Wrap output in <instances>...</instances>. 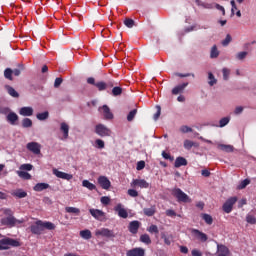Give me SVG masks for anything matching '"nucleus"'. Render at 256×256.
<instances>
[{"mask_svg": "<svg viewBox=\"0 0 256 256\" xmlns=\"http://www.w3.org/2000/svg\"><path fill=\"white\" fill-rule=\"evenodd\" d=\"M88 85H93L96 87L98 91H111L112 89V95L113 97H119L123 94V88L116 86L117 82L115 80H107L105 81H95V78L89 77L87 78Z\"/></svg>", "mask_w": 256, "mask_h": 256, "instance_id": "f257e3e1", "label": "nucleus"}, {"mask_svg": "<svg viewBox=\"0 0 256 256\" xmlns=\"http://www.w3.org/2000/svg\"><path fill=\"white\" fill-rule=\"evenodd\" d=\"M55 227L56 226L53 224V222H43V220H37L36 222L31 224L29 229L32 235H41L43 231H45V229H47L48 231H54Z\"/></svg>", "mask_w": 256, "mask_h": 256, "instance_id": "f03ea898", "label": "nucleus"}, {"mask_svg": "<svg viewBox=\"0 0 256 256\" xmlns=\"http://www.w3.org/2000/svg\"><path fill=\"white\" fill-rule=\"evenodd\" d=\"M4 215H6V217L1 218L0 223L1 225H4L6 227H16L17 225H21L23 223H25V220L21 219H17L15 218V216H13V210L6 208L3 210Z\"/></svg>", "mask_w": 256, "mask_h": 256, "instance_id": "7ed1b4c3", "label": "nucleus"}, {"mask_svg": "<svg viewBox=\"0 0 256 256\" xmlns=\"http://www.w3.org/2000/svg\"><path fill=\"white\" fill-rule=\"evenodd\" d=\"M172 195L177 199L178 203H191V198L181 188H174Z\"/></svg>", "mask_w": 256, "mask_h": 256, "instance_id": "20e7f679", "label": "nucleus"}, {"mask_svg": "<svg viewBox=\"0 0 256 256\" xmlns=\"http://www.w3.org/2000/svg\"><path fill=\"white\" fill-rule=\"evenodd\" d=\"M95 133L96 135H99V137H111V135L113 134L111 129H109L104 124H97L95 126Z\"/></svg>", "mask_w": 256, "mask_h": 256, "instance_id": "39448f33", "label": "nucleus"}, {"mask_svg": "<svg viewBox=\"0 0 256 256\" xmlns=\"http://www.w3.org/2000/svg\"><path fill=\"white\" fill-rule=\"evenodd\" d=\"M235 203H237V196L228 198L222 206L224 213H231V211H233V205H235Z\"/></svg>", "mask_w": 256, "mask_h": 256, "instance_id": "423d86ee", "label": "nucleus"}, {"mask_svg": "<svg viewBox=\"0 0 256 256\" xmlns=\"http://www.w3.org/2000/svg\"><path fill=\"white\" fill-rule=\"evenodd\" d=\"M26 149L34 155H41V144L38 142H29L26 145Z\"/></svg>", "mask_w": 256, "mask_h": 256, "instance_id": "0eeeda50", "label": "nucleus"}, {"mask_svg": "<svg viewBox=\"0 0 256 256\" xmlns=\"http://www.w3.org/2000/svg\"><path fill=\"white\" fill-rule=\"evenodd\" d=\"M130 186L135 189V187H140V189H149V182L145 179H133Z\"/></svg>", "mask_w": 256, "mask_h": 256, "instance_id": "6e6552de", "label": "nucleus"}, {"mask_svg": "<svg viewBox=\"0 0 256 256\" xmlns=\"http://www.w3.org/2000/svg\"><path fill=\"white\" fill-rule=\"evenodd\" d=\"M96 235H100L101 237H106L107 239H114L115 232L108 228H102V229L96 231Z\"/></svg>", "mask_w": 256, "mask_h": 256, "instance_id": "1a4fd4ad", "label": "nucleus"}, {"mask_svg": "<svg viewBox=\"0 0 256 256\" xmlns=\"http://www.w3.org/2000/svg\"><path fill=\"white\" fill-rule=\"evenodd\" d=\"M98 185H100V187H102L105 191H109V189H111V181L109 178H107V176H100L98 178Z\"/></svg>", "mask_w": 256, "mask_h": 256, "instance_id": "9d476101", "label": "nucleus"}, {"mask_svg": "<svg viewBox=\"0 0 256 256\" xmlns=\"http://www.w3.org/2000/svg\"><path fill=\"white\" fill-rule=\"evenodd\" d=\"M89 213L97 221H103L105 219V212H103L102 210L91 208L89 209Z\"/></svg>", "mask_w": 256, "mask_h": 256, "instance_id": "9b49d317", "label": "nucleus"}, {"mask_svg": "<svg viewBox=\"0 0 256 256\" xmlns=\"http://www.w3.org/2000/svg\"><path fill=\"white\" fill-rule=\"evenodd\" d=\"M141 227V222L134 220L129 223L128 230L132 235H137L139 228Z\"/></svg>", "mask_w": 256, "mask_h": 256, "instance_id": "f8f14e48", "label": "nucleus"}, {"mask_svg": "<svg viewBox=\"0 0 256 256\" xmlns=\"http://www.w3.org/2000/svg\"><path fill=\"white\" fill-rule=\"evenodd\" d=\"M126 256H145V249L136 247L126 252Z\"/></svg>", "mask_w": 256, "mask_h": 256, "instance_id": "ddd939ff", "label": "nucleus"}, {"mask_svg": "<svg viewBox=\"0 0 256 256\" xmlns=\"http://www.w3.org/2000/svg\"><path fill=\"white\" fill-rule=\"evenodd\" d=\"M114 211H116V213H118V217H121L122 219H127V217H129V213L125 208H123L122 204H117Z\"/></svg>", "mask_w": 256, "mask_h": 256, "instance_id": "4468645a", "label": "nucleus"}, {"mask_svg": "<svg viewBox=\"0 0 256 256\" xmlns=\"http://www.w3.org/2000/svg\"><path fill=\"white\" fill-rule=\"evenodd\" d=\"M191 233L193 236L198 238L199 241H201L202 243H205L207 239H209V237H207V234L201 232L200 230L192 229Z\"/></svg>", "mask_w": 256, "mask_h": 256, "instance_id": "2eb2a0df", "label": "nucleus"}, {"mask_svg": "<svg viewBox=\"0 0 256 256\" xmlns=\"http://www.w3.org/2000/svg\"><path fill=\"white\" fill-rule=\"evenodd\" d=\"M53 173L55 176L58 177V179H65L66 181H71V179H73V175L67 174V173L59 171L57 169H54Z\"/></svg>", "mask_w": 256, "mask_h": 256, "instance_id": "dca6fc26", "label": "nucleus"}, {"mask_svg": "<svg viewBox=\"0 0 256 256\" xmlns=\"http://www.w3.org/2000/svg\"><path fill=\"white\" fill-rule=\"evenodd\" d=\"M19 115H22V117H31L33 115V107L25 106L20 108Z\"/></svg>", "mask_w": 256, "mask_h": 256, "instance_id": "f3484780", "label": "nucleus"}, {"mask_svg": "<svg viewBox=\"0 0 256 256\" xmlns=\"http://www.w3.org/2000/svg\"><path fill=\"white\" fill-rule=\"evenodd\" d=\"M6 119L8 123H10V125H17V122L19 121V116L15 112H9Z\"/></svg>", "mask_w": 256, "mask_h": 256, "instance_id": "a211bd4d", "label": "nucleus"}, {"mask_svg": "<svg viewBox=\"0 0 256 256\" xmlns=\"http://www.w3.org/2000/svg\"><path fill=\"white\" fill-rule=\"evenodd\" d=\"M217 256H229V248L223 244L217 245Z\"/></svg>", "mask_w": 256, "mask_h": 256, "instance_id": "6ab92c4d", "label": "nucleus"}, {"mask_svg": "<svg viewBox=\"0 0 256 256\" xmlns=\"http://www.w3.org/2000/svg\"><path fill=\"white\" fill-rule=\"evenodd\" d=\"M188 162L187 159H185V157H177L174 163V167H176V169H179V167H187Z\"/></svg>", "mask_w": 256, "mask_h": 256, "instance_id": "aec40b11", "label": "nucleus"}, {"mask_svg": "<svg viewBox=\"0 0 256 256\" xmlns=\"http://www.w3.org/2000/svg\"><path fill=\"white\" fill-rule=\"evenodd\" d=\"M189 85L188 82L180 84L178 86H175L172 89V95H179V93H183V91H185V88Z\"/></svg>", "mask_w": 256, "mask_h": 256, "instance_id": "412c9836", "label": "nucleus"}, {"mask_svg": "<svg viewBox=\"0 0 256 256\" xmlns=\"http://www.w3.org/2000/svg\"><path fill=\"white\" fill-rule=\"evenodd\" d=\"M60 131L63 133V139H69V124L62 122L60 124Z\"/></svg>", "mask_w": 256, "mask_h": 256, "instance_id": "4be33fe9", "label": "nucleus"}, {"mask_svg": "<svg viewBox=\"0 0 256 256\" xmlns=\"http://www.w3.org/2000/svg\"><path fill=\"white\" fill-rule=\"evenodd\" d=\"M102 111L104 115V119L111 120L113 119V112H111V109L107 105L102 106Z\"/></svg>", "mask_w": 256, "mask_h": 256, "instance_id": "5701e85b", "label": "nucleus"}, {"mask_svg": "<svg viewBox=\"0 0 256 256\" xmlns=\"http://www.w3.org/2000/svg\"><path fill=\"white\" fill-rule=\"evenodd\" d=\"M218 149H220V151H224L225 153H233V151H235V147H233V145L227 144H219Z\"/></svg>", "mask_w": 256, "mask_h": 256, "instance_id": "b1692460", "label": "nucleus"}, {"mask_svg": "<svg viewBox=\"0 0 256 256\" xmlns=\"http://www.w3.org/2000/svg\"><path fill=\"white\" fill-rule=\"evenodd\" d=\"M12 196L16 197L17 199H25V197H27V192L23 189H17L12 192Z\"/></svg>", "mask_w": 256, "mask_h": 256, "instance_id": "393cba45", "label": "nucleus"}, {"mask_svg": "<svg viewBox=\"0 0 256 256\" xmlns=\"http://www.w3.org/2000/svg\"><path fill=\"white\" fill-rule=\"evenodd\" d=\"M5 89H6L7 93L10 95V97H14V99H18L19 92L15 88H13L9 85H6Z\"/></svg>", "mask_w": 256, "mask_h": 256, "instance_id": "a878e982", "label": "nucleus"}, {"mask_svg": "<svg viewBox=\"0 0 256 256\" xmlns=\"http://www.w3.org/2000/svg\"><path fill=\"white\" fill-rule=\"evenodd\" d=\"M156 212H157V208L155 206L143 209V213L144 215H146V217H153V215H155Z\"/></svg>", "mask_w": 256, "mask_h": 256, "instance_id": "bb28decb", "label": "nucleus"}, {"mask_svg": "<svg viewBox=\"0 0 256 256\" xmlns=\"http://www.w3.org/2000/svg\"><path fill=\"white\" fill-rule=\"evenodd\" d=\"M33 189L40 193L41 191H45V189H49V184L47 183H37Z\"/></svg>", "mask_w": 256, "mask_h": 256, "instance_id": "cd10ccee", "label": "nucleus"}, {"mask_svg": "<svg viewBox=\"0 0 256 256\" xmlns=\"http://www.w3.org/2000/svg\"><path fill=\"white\" fill-rule=\"evenodd\" d=\"M82 186L86 187V189H89V191L97 190V186H95V184L91 183L89 180H83Z\"/></svg>", "mask_w": 256, "mask_h": 256, "instance_id": "c85d7f7f", "label": "nucleus"}, {"mask_svg": "<svg viewBox=\"0 0 256 256\" xmlns=\"http://www.w3.org/2000/svg\"><path fill=\"white\" fill-rule=\"evenodd\" d=\"M201 217L203 219V221H205L206 225H213V216L209 215L207 213H202Z\"/></svg>", "mask_w": 256, "mask_h": 256, "instance_id": "c756f323", "label": "nucleus"}, {"mask_svg": "<svg viewBox=\"0 0 256 256\" xmlns=\"http://www.w3.org/2000/svg\"><path fill=\"white\" fill-rule=\"evenodd\" d=\"M161 239L164 240L165 245L169 246V245H171L173 243V235L167 236V234L162 233L161 234Z\"/></svg>", "mask_w": 256, "mask_h": 256, "instance_id": "7c9ffc66", "label": "nucleus"}, {"mask_svg": "<svg viewBox=\"0 0 256 256\" xmlns=\"http://www.w3.org/2000/svg\"><path fill=\"white\" fill-rule=\"evenodd\" d=\"M22 127L23 129H30V127H33V120L30 118H24L22 120Z\"/></svg>", "mask_w": 256, "mask_h": 256, "instance_id": "2f4dec72", "label": "nucleus"}, {"mask_svg": "<svg viewBox=\"0 0 256 256\" xmlns=\"http://www.w3.org/2000/svg\"><path fill=\"white\" fill-rule=\"evenodd\" d=\"M5 243L8 244V247H21V243L13 238H7Z\"/></svg>", "mask_w": 256, "mask_h": 256, "instance_id": "473e14b6", "label": "nucleus"}, {"mask_svg": "<svg viewBox=\"0 0 256 256\" xmlns=\"http://www.w3.org/2000/svg\"><path fill=\"white\" fill-rule=\"evenodd\" d=\"M140 242L144 243L145 245H151V237L149 234H142L140 236Z\"/></svg>", "mask_w": 256, "mask_h": 256, "instance_id": "72a5a7b5", "label": "nucleus"}, {"mask_svg": "<svg viewBox=\"0 0 256 256\" xmlns=\"http://www.w3.org/2000/svg\"><path fill=\"white\" fill-rule=\"evenodd\" d=\"M80 237H82V239H86V240H89L91 239L92 234H91V230H82L80 231Z\"/></svg>", "mask_w": 256, "mask_h": 256, "instance_id": "f704fd0d", "label": "nucleus"}, {"mask_svg": "<svg viewBox=\"0 0 256 256\" xmlns=\"http://www.w3.org/2000/svg\"><path fill=\"white\" fill-rule=\"evenodd\" d=\"M66 213H72L74 215H81V210L79 208L75 207H66L65 208Z\"/></svg>", "mask_w": 256, "mask_h": 256, "instance_id": "c9c22d12", "label": "nucleus"}, {"mask_svg": "<svg viewBox=\"0 0 256 256\" xmlns=\"http://www.w3.org/2000/svg\"><path fill=\"white\" fill-rule=\"evenodd\" d=\"M36 118L38 119V121H45V120L49 119V112L45 111L42 113H38L36 115Z\"/></svg>", "mask_w": 256, "mask_h": 256, "instance_id": "e433bc0d", "label": "nucleus"}, {"mask_svg": "<svg viewBox=\"0 0 256 256\" xmlns=\"http://www.w3.org/2000/svg\"><path fill=\"white\" fill-rule=\"evenodd\" d=\"M199 145L191 140L184 141V149H191L193 147H198Z\"/></svg>", "mask_w": 256, "mask_h": 256, "instance_id": "4c0bfd02", "label": "nucleus"}, {"mask_svg": "<svg viewBox=\"0 0 256 256\" xmlns=\"http://www.w3.org/2000/svg\"><path fill=\"white\" fill-rule=\"evenodd\" d=\"M4 77L9 81H13V70L11 68H6L4 71Z\"/></svg>", "mask_w": 256, "mask_h": 256, "instance_id": "58836bf2", "label": "nucleus"}, {"mask_svg": "<svg viewBox=\"0 0 256 256\" xmlns=\"http://www.w3.org/2000/svg\"><path fill=\"white\" fill-rule=\"evenodd\" d=\"M210 57L211 59H217V57H219V50L217 49V45H214L211 48Z\"/></svg>", "mask_w": 256, "mask_h": 256, "instance_id": "ea45409f", "label": "nucleus"}, {"mask_svg": "<svg viewBox=\"0 0 256 256\" xmlns=\"http://www.w3.org/2000/svg\"><path fill=\"white\" fill-rule=\"evenodd\" d=\"M17 175L18 177H20L21 179H25V180H29L31 179V174H29L26 171H17Z\"/></svg>", "mask_w": 256, "mask_h": 256, "instance_id": "a19ab883", "label": "nucleus"}, {"mask_svg": "<svg viewBox=\"0 0 256 256\" xmlns=\"http://www.w3.org/2000/svg\"><path fill=\"white\" fill-rule=\"evenodd\" d=\"M124 25L128 27V29H133V27L135 26V20L131 18H126L124 20Z\"/></svg>", "mask_w": 256, "mask_h": 256, "instance_id": "79ce46f5", "label": "nucleus"}, {"mask_svg": "<svg viewBox=\"0 0 256 256\" xmlns=\"http://www.w3.org/2000/svg\"><path fill=\"white\" fill-rule=\"evenodd\" d=\"M208 79L210 80L208 82V84L210 85V87H213V85L217 84V79H215V76L213 75V73L209 72L208 73Z\"/></svg>", "mask_w": 256, "mask_h": 256, "instance_id": "37998d69", "label": "nucleus"}, {"mask_svg": "<svg viewBox=\"0 0 256 256\" xmlns=\"http://www.w3.org/2000/svg\"><path fill=\"white\" fill-rule=\"evenodd\" d=\"M18 67L19 68H16V69L12 70V74L15 75V77H19V75H21V71H23L25 69L23 64H19Z\"/></svg>", "mask_w": 256, "mask_h": 256, "instance_id": "c03bdc74", "label": "nucleus"}, {"mask_svg": "<svg viewBox=\"0 0 256 256\" xmlns=\"http://www.w3.org/2000/svg\"><path fill=\"white\" fill-rule=\"evenodd\" d=\"M148 233H155L156 235L159 234V227L157 225L152 224L150 227L147 228Z\"/></svg>", "mask_w": 256, "mask_h": 256, "instance_id": "a18cd8bd", "label": "nucleus"}, {"mask_svg": "<svg viewBox=\"0 0 256 256\" xmlns=\"http://www.w3.org/2000/svg\"><path fill=\"white\" fill-rule=\"evenodd\" d=\"M247 55H249V53L246 51L238 52L236 54V59H238V61H243V59H245Z\"/></svg>", "mask_w": 256, "mask_h": 256, "instance_id": "49530a36", "label": "nucleus"}, {"mask_svg": "<svg viewBox=\"0 0 256 256\" xmlns=\"http://www.w3.org/2000/svg\"><path fill=\"white\" fill-rule=\"evenodd\" d=\"M95 145L97 149H105V141H103L102 139H96Z\"/></svg>", "mask_w": 256, "mask_h": 256, "instance_id": "de8ad7c7", "label": "nucleus"}, {"mask_svg": "<svg viewBox=\"0 0 256 256\" xmlns=\"http://www.w3.org/2000/svg\"><path fill=\"white\" fill-rule=\"evenodd\" d=\"M135 115H137V109H133L129 112V114L127 115V121H133V119H135Z\"/></svg>", "mask_w": 256, "mask_h": 256, "instance_id": "09e8293b", "label": "nucleus"}, {"mask_svg": "<svg viewBox=\"0 0 256 256\" xmlns=\"http://www.w3.org/2000/svg\"><path fill=\"white\" fill-rule=\"evenodd\" d=\"M246 221H247V223H249L250 225H255V224H256V218H255V216L250 215V214H248V215L246 216Z\"/></svg>", "mask_w": 256, "mask_h": 256, "instance_id": "8fccbe9b", "label": "nucleus"}, {"mask_svg": "<svg viewBox=\"0 0 256 256\" xmlns=\"http://www.w3.org/2000/svg\"><path fill=\"white\" fill-rule=\"evenodd\" d=\"M229 117H224L222 119H220L219 121V127H225L226 125H229Z\"/></svg>", "mask_w": 256, "mask_h": 256, "instance_id": "3c124183", "label": "nucleus"}, {"mask_svg": "<svg viewBox=\"0 0 256 256\" xmlns=\"http://www.w3.org/2000/svg\"><path fill=\"white\" fill-rule=\"evenodd\" d=\"M181 133H193V128L183 125L180 127Z\"/></svg>", "mask_w": 256, "mask_h": 256, "instance_id": "603ef678", "label": "nucleus"}, {"mask_svg": "<svg viewBox=\"0 0 256 256\" xmlns=\"http://www.w3.org/2000/svg\"><path fill=\"white\" fill-rule=\"evenodd\" d=\"M222 73H223L224 81H228L229 80V75H231V71L227 68H223Z\"/></svg>", "mask_w": 256, "mask_h": 256, "instance_id": "864d4df0", "label": "nucleus"}, {"mask_svg": "<svg viewBox=\"0 0 256 256\" xmlns=\"http://www.w3.org/2000/svg\"><path fill=\"white\" fill-rule=\"evenodd\" d=\"M231 41H233V38L229 34H227L226 38L222 41L223 47H227V45H229Z\"/></svg>", "mask_w": 256, "mask_h": 256, "instance_id": "5fc2aeb1", "label": "nucleus"}, {"mask_svg": "<svg viewBox=\"0 0 256 256\" xmlns=\"http://www.w3.org/2000/svg\"><path fill=\"white\" fill-rule=\"evenodd\" d=\"M251 183V180L249 179H244L238 186V189H245V187H247V185H249Z\"/></svg>", "mask_w": 256, "mask_h": 256, "instance_id": "6e6d98bb", "label": "nucleus"}, {"mask_svg": "<svg viewBox=\"0 0 256 256\" xmlns=\"http://www.w3.org/2000/svg\"><path fill=\"white\" fill-rule=\"evenodd\" d=\"M11 112V109L9 107L0 106V114L1 115H7Z\"/></svg>", "mask_w": 256, "mask_h": 256, "instance_id": "4d7b16f0", "label": "nucleus"}, {"mask_svg": "<svg viewBox=\"0 0 256 256\" xmlns=\"http://www.w3.org/2000/svg\"><path fill=\"white\" fill-rule=\"evenodd\" d=\"M21 171H31L33 169V165L31 164H22L20 166Z\"/></svg>", "mask_w": 256, "mask_h": 256, "instance_id": "13d9d810", "label": "nucleus"}, {"mask_svg": "<svg viewBox=\"0 0 256 256\" xmlns=\"http://www.w3.org/2000/svg\"><path fill=\"white\" fill-rule=\"evenodd\" d=\"M100 201L102 205H109V203H111V198H109V196H103Z\"/></svg>", "mask_w": 256, "mask_h": 256, "instance_id": "bf43d9fd", "label": "nucleus"}, {"mask_svg": "<svg viewBox=\"0 0 256 256\" xmlns=\"http://www.w3.org/2000/svg\"><path fill=\"white\" fill-rule=\"evenodd\" d=\"M61 83H63V78H60V77L56 78L54 82L55 89H59V87H61Z\"/></svg>", "mask_w": 256, "mask_h": 256, "instance_id": "052dcab7", "label": "nucleus"}, {"mask_svg": "<svg viewBox=\"0 0 256 256\" xmlns=\"http://www.w3.org/2000/svg\"><path fill=\"white\" fill-rule=\"evenodd\" d=\"M128 195L130 197H139V192H137V190H135V189H129L128 190Z\"/></svg>", "mask_w": 256, "mask_h": 256, "instance_id": "680f3d73", "label": "nucleus"}, {"mask_svg": "<svg viewBox=\"0 0 256 256\" xmlns=\"http://www.w3.org/2000/svg\"><path fill=\"white\" fill-rule=\"evenodd\" d=\"M156 107H157V112L153 116L154 121H157V119L161 117V106H156Z\"/></svg>", "mask_w": 256, "mask_h": 256, "instance_id": "e2e57ef3", "label": "nucleus"}, {"mask_svg": "<svg viewBox=\"0 0 256 256\" xmlns=\"http://www.w3.org/2000/svg\"><path fill=\"white\" fill-rule=\"evenodd\" d=\"M137 171H142V169H145V161L141 160L137 163L136 166Z\"/></svg>", "mask_w": 256, "mask_h": 256, "instance_id": "0e129e2a", "label": "nucleus"}, {"mask_svg": "<svg viewBox=\"0 0 256 256\" xmlns=\"http://www.w3.org/2000/svg\"><path fill=\"white\" fill-rule=\"evenodd\" d=\"M176 77H195V74L193 73H186V74H183V73H175Z\"/></svg>", "mask_w": 256, "mask_h": 256, "instance_id": "69168bd1", "label": "nucleus"}, {"mask_svg": "<svg viewBox=\"0 0 256 256\" xmlns=\"http://www.w3.org/2000/svg\"><path fill=\"white\" fill-rule=\"evenodd\" d=\"M167 217H177V212L175 210L168 209L166 210Z\"/></svg>", "mask_w": 256, "mask_h": 256, "instance_id": "338daca9", "label": "nucleus"}, {"mask_svg": "<svg viewBox=\"0 0 256 256\" xmlns=\"http://www.w3.org/2000/svg\"><path fill=\"white\" fill-rule=\"evenodd\" d=\"M162 157L164 158V159H168L169 161H173V157L171 156V154H169V153H167V152H165V151H163L162 152Z\"/></svg>", "mask_w": 256, "mask_h": 256, "instance_id": "774afa93", "label": "nucleus"}]
</instances>
